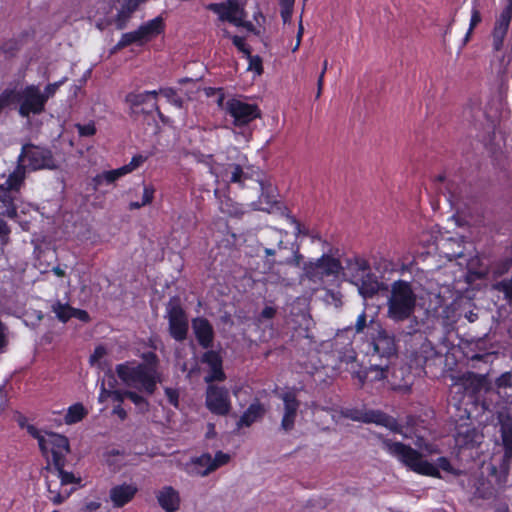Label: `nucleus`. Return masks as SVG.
Instances as JSON below:
<instances>
[{"instance_id":"1","label":"nucleus","mask_w":512,"mask_h":512,"mask_svg":"<svg viewBox=\"0 0 512 512\" xmlns=\"http://www.w3.org/2000/svg\"><path fill=\"white\" fill-rule=\"evenodd\" d=\"M138 7L139 0H103L90 12L89 19L100 31L111 25L123 30Z\"/></svg>"},{"instance_id":"2","label":"nucleus","mask_w":512,"mask_h":512,"mask_svg":"<svg viewBox=\"0 0 512 512\" xmlns=\"http://www.w3.org/2000/svg\"><path fill=\"white\" fill-rule=\"evenodd\" d=\"M381 447L391 456L397 458L401 463L412 471L432 477H439V468L450 471L451 465L447 458L437 459V465L423 459L422 455L415 449L401 442H394L390 439L380 437Z\"/></svg>"},{"instance_id":"3","label":"nucleus","mask_w":512,"mask_h":512,"mask_svg":"<svg viewBox=\"0 0 512 512\" xmlns=\"http://www.w3.org/2000/svg\"><path fill=\"white\" fill-rule=\"evenodd\" d=\"M115 371L126 386L144 391L148 395H152L156 390L157 383L161 382L160 373L151 364L127 361L118 364Z\"/></svg>"},{"instance_id":"4","label":"nucleus","mask_w":512,"mask_h":512,"mask_svg":"<svg viewBox=\"0 0 512 512\" xmlns=\"http://www.w3.org/2000/svg\"><path fill=\"white\" fill-rule=\"evenodd\" d=\"M341 271L344 278L355 285L359 294L365 299L372 298L381 288L377 276L372 273L369 263L363 258L347 259Z\"/></svg>"},{"instance_id":"5","label":"nucleus","mask_w":512,"mask_h":512,"mask_svg":"<svg viewBox=\"0 0 512 512\" xmlns=\"http://www.w3.org/2000/svg\"><path fill=\"white\" fill-rule=\"evenodd\" d=\"M417 296L409 282L397 280L391 284L387 300V316L394 322H403L413 316Z\"/></svg>"},{"instance_id":"6","label":"nucleus","mask_w":512,"mask_h":512,"mask_svg":"<svg viewBox=\"0 0 512 512\" xmlns=\"http://www.w3.org/2000/svg\"><path fill=\"white\" fill-rule=\"evenodd\" d=\"M0 96H6L5 107L10 103H17L18 113L22 117L28 118L30 115H39L45 111L46 104L39 85L30 84L18 89H6Z\"/></svg>"},{"instance_id":"7","label":"nucleus","mask_w":512,"mask_h":512,"mask_svg":"<svg viewBox=\"0 0 512 512\" xmlns=\"http://www.w3.org/2000/svg\"><path fill=\"white\" fill-rule=\"evenodd\" d=\"M25 183V167L16 166L6 180L0 183V215L14 218L17 215L15 202L19 199L20 190Z\"/></svg>"},{"instance_id":"8","label":"nucleus","mask_w":512,"mask_h":512,"mask_svg":"<svg viewBox=\"0 0 512 512\" xmlns=\"http://www.w3.org/2000/svg\"><path fill=\"white\" fill-rule=\"evenodd\" d=\"M243 160H245V157H243ZM202 161L209 166V171L216 177V182L222 180L228 184L233 183L244 187L245 182L251 180L248 173L244 171V161L215 162L211 155L203 157Z\"/></svg>"},{"instance_id":"9","label":"nucleus","mask_w":512,"mask_h":512,"mask_svg":"<svg viewBox=\"0 0 512 512\" xmlns=\"http://www.w3.org/2000/svg\"><path fill=\"white\" fill-rule=\"evenodd\" d=\"M244 5V0H228L225 3H212L208 6V9L218 14L220 22L228 21L237 27H244L253 31V24L245 21Z\"/></svg>"},{"instance_id":"10","label":"nucleus","mask_w":512,"mask_h":512,"mask_svg":"<svg viewBox=\"0 0 512 512\" xmlns=\"http://www.w3.org/2000/svg\"><path fill=\"white\" fill-rule=\"evenodd\" d=\"M23 165L25 169L36 171L40 169H55L57 167L51 151L33 144L22 146L21 153L17 158V166Z\"/></svg>"},{"instance_id":"11","label":"nucleus","mask_w":512,"mask_h":512,"mask_svg":"<svg viewBox=\"0 0 512 512\" xmlns=\"http://www.w3.org/2000/svg\"><path fill=\"white\" fill-rule=\"evenodd\" d=\"M29 432L38 439L43 454L51 453L54 465H64V458L69 452V442L65 436L56 433L39 435L34 427H30Z\"/></svg>"},{"instance_id":"12","label":"nucleus","mask_w":512,"mask_h":512,"mask_svg":"<svg viewBox=\"0 0 512 512\" xmlns=\"http://www.w3.org/2000/svg\"><path fill=\"white\" fill-rule=\"evenodd\" d=\"M303 270L309 280L320 282L325 276H337L342 270V265L338 259L323 254L320 258L305 263Z\"/></svg>"},{"instance_id":"13","label":"nucleus","mask_w":512,"mask_h":512,"mask_svg":"<svg viewBox=\"0 0 512 512\" xmlns=\"http://www.w3.org/2000/svg\"><path fill=\"white\" fill-rule=\"evenodd\" d=\"M159 92L157 90L144 92H130L125 97V102L129 105L132 115L151 114L156 112L162 116L158 103Z\"/></svg>"},{"instance_id":"14","label":"nucleus","mask_w":512,"mask_h":512,"mask_svg":"<svg viewBox=\"0 0 512 512\" xmlns=\"http://www.w3.org/2000/svg\"><path fill=\"white\" fill-rule=\"evenodd\" d=\"M64 465H54L53 475L60 480V489H57L54 485V481L47 479V490L48 498L55 505H59L64 502L71 494L72 490L65 488L69 484H77L80 479L76 478L71 472H67L63 469Z\"/></svg>"},{"instance_id":"15","label":"nucleus","mask_w":512,"mask_h":512,"mask_svg":"<svg viewBox=\"0 0 512 512\" xmlns=\"http://www.w3.org/2000/svg\"><path fill=\"white\" fill-rule=\"evenodd\" d=\"M226 114L233 118V124L244 126L260 117V109L256 104L245 102L241 99H229L224 106Z\"/></svg>"},{"instance_id":"16","label":"nucleus","mask_w":512,"mask_h":512,"mask_svg":"<svg viewBox=\"0 0 512 512\" xmlns=\"http://www.w3.org/2000/svg\"><path fill=\"white\" fill-rule=\"evenodd\" d=\"M278 398L282 401L280 429L288 433L295 427L300 401L297 398V391L289 389L278 394Z\"/></svg>"},{"instance_id":"17","label":"nucleus","mask_w":512,"mask_h":512,"mask_svg":"<svg viewBox=\"0 0 512 512\" xmlns=\"http://www.w3.org/2000/svg\"><path fill=\"white\" fill-rule=\"evenodd\" d=\"M337 369L351 374L352 378L358 380L359 386L366 383V375L363 374L361 364L357 361V355L352 344H347L342 350L337 352Z\"/></svg>"},{"instance_id":"18","label":"nucleus","mask_w":512,"mask_h":512,"mask_svg":"<svg viewBox=\"0 0 512 512\" xmlns=\"http://www.w3.org/2000/svg\"><path fill=\"white\" fill-rule=\"evenodd\" d=\"M167 316L170 335L176 341L185 340L188 332V319L184 310L178 303L170 301L167 307Z\"/></svg>"},{"instance_id":"19","label":"nucleus","mask_w":512,"mask_h":512,"mask_svg":"<svg viewBox=\"0 0 512 512\" xmlns=\"http://www.w3.org/2000/svg\"><path fill=\"white\" fill-rule=\"evenodd\" d=\"M206 406L214 414L227 415L231 410L228 389L210 385L206 392Z\"/></svg>"},{"instance_id":"20","label":"nucleus","mask_w":512,"mask_h":512,"mask_svg":"<svg viewBox=\"0 0 512 512\" xmlns=\"http://www.w3.org/2000/svg\"><path fill=\"white\" fill-rule=\"evenodd\" d=\"M350 418L355 421H362L364 423H375L377 425L384 426L395 433H403L402 428L398 424L397 420L380 410L356 412L354 415H350Z\"/></svg>"},{"instance_id":"21","label":"nucleus","mask_w":512,"mask_h":512,"mask_svg":"<svg viewBox=\"0 0 512 512\" xmlns=\"http://www.w3.org/2000/svg\"><path fill=\"white\" fill-rule=\"evenodd\" d=\"M373 349L381 358H390L396 354L394 336L379 327L377 334L372 338Z\"/></svg>"},{"instance_id":"22","label":"nucleus","mask_w":512,"mask_h":512,"mask_svg":"<svg viewBox=\"0 0 512 512\" xmlns=\"http://www.w3.org/2000/svg\"><path fill=\"white\" fill-rule=\"evenodd\" d=\"M511 19V7L504 8L500 15L497 17L492 31V45L494 50L499 51L503 47V42L507 34Z\"/></svg>"},{"instance_id":"23","label":"nucleus","mask_w":512,"mask_h":512,"mask_svg":"<svg viewBox=\"0 0 512 512\" xmlns=\"http://www.w3.org/2000/svg\"><path fill=\"white\" fill-rule=\"evenodd\" d=\"M156 498L160 507L166 512H175L180 508L179 492L172 486L162 487L156 494Z\"/></svg>"},{"instance_id":"24","label":"nucleus","mask_w":512,"mask_h":512,"mask_svg":"<svg viewBox=\"0 0 512 512\" xmlns=\"http://www.w3.org/2000/svg\"><path fill=\"white\" fill-rule=\"evenodd\" d=\"M192 328L199 344L203 348H209L212 346L214 331L207 319L202 317L193 319Z\"/></svg>"},{"instance_id":"25","label":"nucleus","mask_w":512,"mask_h":512,"mask_svg":"<svg viewBox=\"0 0 512 512\" xmlns=\"http://www.w3.org/2000/svg\"><path fill=\"white\" fill-rule=\"evenodd\" d=\"M138 488L134 484H121L114 486L110 490V499L113 503L114 507L120 508L130 502L135 494L137 493Z\"/></svg>"},{"instance_id":"26","label":"nucleus","mask_w":512,"mask_h":512,"mask_svg":"<svg viewBox=\"0 0 512 512\" xmlns=\"http://www.w3.org/2000/svg\"><path fill=\"white\" fill-rule=\"evenodd\" d=\"M253 182L258 186L261 194L258 201L252 202V207L255 210L270 212L277 204L272 187L270 185L267 186L263 181L255 180Z\"/></svg>"},{"instance_id":"27","label":"nucleus","mask_w":512,"mask_h":512,"mask_svg":"<svg viewBox=\"0 0 512 512\" xmlns=\"http://www.w3.org/2000/svg\"><path fill=\"white\" fill-rule=\"evenodd\" d=\"M266 409L264 405L256 399L253 403L249 405V407L244 411L242 416L237 422V427H249L256 421L262 419L265 415Z\"/></svg>"},{"instance_id":"28","label":"nucleus","mask_w":512,"mask_h":512,"mask_svg":"<svg viewBox=\"0 0 512 512\" xmlns=\"http://www.w3.org/2000/svg\"><path fill=\"white\" fill-rule=\"evenodd\" d=\"M287 236V231L279 230V229H271L268 232V239L266 241V245L269 247L264 248V253L266 257L275 256L277 251H281L286 249L284 245V238Z\"/></svg>"},{"instance_id":"29","label":"nucleus","mask_w":512,"mask_h":512,"mask_svg":"<svg viewBox=\"0 0 512 512\" xmlns=\"http://www.w3.org/2000/svg\"><path fill=\"white\" fill-rule=\"evenodd\" d=\"M138 29L143 42L146 43L164 32V19L161 16L155 17L139 26Z\"/></svg>"},{"instance_id":"30","label":"nucleus","mask_w":512,"mask_h":512,"mask_svg":"<svg viewBox=\"0 0 512 512\" xmlns=\"http://www.w3.org/2000/svg\"><path fill=\"white\" fill-rule=\"evenodd\" d=\"M212 456L208 453L193 459L188 466V473L194 476H207L213 472Z\"/></svg>"},{"instance_id":"31","label":"nucleus","mask_w":512,"mask_h":512,"mask_svg":"<svg viewBox=\"0 0 512 512\" xmlns=\"http://www.w3.org/2000/svg\"><path fill=\"white\" fill-rule=\"evenodd\" d=\"M501 437L505 449L504 460L509 462L512 458V418L504 417L500 419Z\"/></svg>"},{"instance_id":"32","label":"nucleus","mask_w":512,"mask_h":512,"mask_svg":"<svg viewBox=\"0 0 512 512\" xmlns=\"http://www.w3.org/2000/svg\"><path fill=\"white\" fill-rule=\"evenodd\" d=\"M363 374L366 375V383L380 382L387 378L388 366H382L378 364L371 365L367 370H363Z\"/></svg>"},{"instance_id":"33","label":"nucleus","mask_w":512,"mask_h":512,"mask_svg":"<svg viewBox=\"0 0 512 512\" xmlns=\"http://www.w3.org/2000/svg\"><path fill=\"white\" fill-rule=\"evenodd\" d=\"M131 44H144L139 29L122 34L120 40L115 45L114 50H121Z\"/></svg>"},{"instance_id":"34","label":"nucleus","mask_w":512,"mask_h":512,"mask_svg":"<svg viewBox=\"0 0 512 512\" xmlns=\"http://www.w3.org/2000/svg\"><path fill=\"white\" fill-rule=\"evenodd\" d=\"M290 250L292 253L291 257L282 258L279 261H277V264L299 267L303 260V256L299 252V247L292 244ZM275 264V260L269 261L270 267L274 266Z\"/></svg>"},{"instance_id":"35","label":"nucleus","mask_w":512,"mask_h":512,"mask_svg":"<svg viewBox=\"0 0 512 512\" xmlns=\"http://www.w3.org/2000/svg\"><path fill=\"white\" fill-rule=\"evenodd\" d=\"M87 414V410L81 403H76L68 408L65 415L66 424H74L81 421Z\"/></svg>"},{"instance_id":"36","label":"nucleus","mask_w":512,"mask_h":512,"mask_svg":"<svg viewBox=\"0 0 512 512\" xmlns=\"http://www.w3.org/2000/svg\"><path fill=\"white\" fill-rule=\"evenodd\" d=\"M126 398L131 400V402L136 406V409L139 413H147L149 411V402L146 398L135 391L126 390L125 391Z\"/></svg>"},{"instance_id":"37","label":"nucleus","mask_w":512,"mask_h":512,"mask_svg":"<svg viewBox=\"0 0 512 512\" xmlns=\"http://www.w3.org/2000/svg\"><path fill=\"white\" fill-rule=\"evenodd\" d=\"M124 175H126V172L124 171L123 167H120L118 169L106 171V172H103L102 174L97 175L95 177L94 181L96 182L97 185H100L103 182H105L107 184H111Z\"/></svg>"},{"instance_id":"38","label":"nucleus","mask_w":512,"mask_h":512,"mask_svg":"<svg viewBox=\"0 0 512 512\" xmlns=\"http://www.w3.org/2000/svg\"><path fill=\"white\" fill-rule=\"evenodd\" d=\"M51 308L56 317L62 322H67L70 318L73 317V308L68 304L56 301L52 304Z\"/></svg>"},{"instance_id":"39","label":"nucleus","mask_w":512,"mask_h":512,"mask_svg":"<svg viewBox=\"0 0 512 512\" xmlns=\"http://www.w3.org/2000/svg\"><path fill=\"white\" fill-rule=\"evenodd\" d=\"M74 512H106L98 501H83L78 505Z\"/></svg>"},{"instance_id":"40","label":"nucleus","mask_w":512,"mask_h":512,"mask_svg":"<svg viewBox=\"0 0 512 512\" xmlns=\"http://www.w3.org/2000/svg\"><path fill=\"white\" fill-rule=\"evenodd\" d=\"M159 94H162L171 104L174 106L181 108L183 105V100L180 96L177 95L176 91L173 88H163L160 89Z\"/></svg>"},{"instance_id":"41","label":"nucleus","mask_w":512,"mask_h":512,"mask_svg":"<svg viewBox=\"0 0 512 512\" xmlns=\"http://www.w3.org/2000/svg\"><path fill=\"white\" fill-rule=\"evenodd\" d=\"M66 81V78H63L62 80L60 81H57V82H54V83H49L45 86L44 90L42 91L41 90V94L43 96V101L44 103L46 104L47 101L52 98L57 90L60 88V86Z\"/></svg>"},{"instance_id":"42","label":"nucleus","mask_w":512,"mask_h":512,"mask_svg":"<svg viewBox=\"0 0 512 512\" xmlns=\"http://www.w3.org/2000/svg\"><path fill=\"white\" fill-rule=\"evenodd\" d=\"M277 314V308L273 306H266L256 317L255 321L257 325H263L266 321L273 319Z\"/></svg>"},{"instance_id":"43","label":"nucleus","mask_w":512,"mask_h":512,"mask_svg":"<svg viewBox=\"0 0 512 512\" xmlns=\"http://www.w3.org/2000/svg\"><path fill=\"white\" fill-rule=\"evenodd\" d=\"M148 159L147 156H144L142 154H138L132 157L131 161L122 166L126 174L131 173L132 171L136 170L138 167H140L146 160Z\"/></svg>"},{"instance_id":"44","label":"nucleus","mask_w":512,"mask_h":512,"mask_svg":"<svg viewBox=\"0 0 512 512\" xmlns=\"http://www.w3.org/2000/svg\"><path fill=\"white\" fill-rule=\"evenodd\" d=\"M203 362L207 363L210 368L222 365L221 357L217 352L212 350L204 353Z\"/></svg>"},{"instance_id":"45","label":"nucleus","mask_w":512,"mask_h":512,"mask_svg":"<svg viewBox=\"0 0 512 512\" xmlns=\"http://www.w3.org/2000/svg\"><path fill=\"white\" fill-rule=\"evenodd\" d=\"M224 379L225 374L222 370V365L210 368L209 374L205 376V381L207 383H211L213 381H223Z\"/></svg>"},{"instance_id":"46","label":"nucleus","mask_w":512,"mask_h":512,"mask_svg":"<svg viewBox=\"0 0 512 512\" xmlns=\"http://www.w3.org/2000/svg\"><path fill=\"white\" fill-rule=\"evenodd\" d=\"M496 289L503 292L505 297L512 302V279L503 280L496 284Z\"/></svg>"},{"instance_id":"47","label":"nucleus","mask_w":512,"mask_h":512,"mask_svg":"<svg viewBox=\"0 0 512 512\" xmlns=\"http://www.w3.org/2000/svg\"><path fill=\"white\" fill-rule=\"evenodd\" d=\"M18 50L19 43L14 39L8 40L1 45V51L8 56H12Z\"/></svg>"},{"instance_id":"48","label":"nucleus","mask_w":512,"mask_h":512,"mask_svg":"<svg viewBox=\"0 0 512 512\" xmlns=\"http://www.w3.org/2000/svg\"><path fill=\"white\" fill-rule=\"evenodd\" d=\"M229 459H230V456L228 454L218 451L215 454V457L214 458L212 457L213 470H216L217 468L221 467L222 465H225L226 463H228Z\"/></svg>"},{"instance_id":"49","label":"nucleus","mask_w":512,"mask_h":512,"mask_svg":"<svg viewBox=\"0 0 512 512\" xmlns=\"http://www.w3.org/2000/svg\"><path fill=\"white\" fill-rule=\"evenodd\" d=\"M168 402L174 407L179 405V392L177 389L166 387L164 389Z\"/></svg>"},{"instance_id":"50","label":"nucleus","mask_w":512,"mask_h":512,"mask_svg":"<svg viewBox=\"0 0 512 512\" xmlns=\"http://www.w3.org/2000/svg\"><path fill=\"white\" fill-rule=\"evenodd\" d=\"M233 44L237 47V49L242 52L246 57H250V48L246 45L244 38L239 36L231 37Z\"/></svg>"},{"instance_id":"51","label":"nucleus","mask_w":512,"mask_h":512,"mask_svg":"<svg viewBox=\"0 0 512 512\" xmlns=\"http://www.w3.org/2000/svg\"><path fill=\"white\" fill-rule=\"evenodd\" d=\"M249 60V66L248 70L255 71L258 75L262 73V60L259 56H252L250 54V57H247Z\"/></svg>"},{"instance_id":"52","label":"nucleus","mask_w":512,"mask_h":512,"mask_svg":"<svg viewBox=\"0 0 512 512\" xmlns=\"http://www.w3.org/2000/svg\"><path fill=\"white\" fill-rule=\"evenodd\" d=\"M155 189L152 185H145L143 189V195L141 205H148L153 201Z\"/></svg>"},{"instance_id":"53","label":"nucleus","mask_w":512,"mask_h":512,"mask_svg":"<svg viewBox=\"0 0 512 512\" xmlns=\"http://www.w3.org/2000/svg\"><path fill=\"white\" fill-rule=\"evenodd\" d=\"M481 21V15H480V12L478 11L477 8H473L472 10V14H471V19H470V27H469V30L466 34V37H465V41L468 40L472 30L474 29V27L480 23Z\"/></svg>"},{"instance_id":"54","label":"nucleus","mask_w":512,"mask_h":512,"mask_svg":"<svg viewBox=\"0 0 512 512\" xmlns=\"http://www.w3.org/2000/svg\"><path fill=\"white\" fill-rule=\"evenodd\" d=\"M328 69V62L327 60H325L323 62V67H322V71L318 77V80H317V93H316V98H319L321 96V93H322V89H323V84H324V76H325V73Z\"/></svg>"},{"instance_id":"55","label":"nucleus","mask_w":512,"mask_h":512,"mask_svg":"<svg viewBox=\"0 0 512 512\" xmlns=\"http://www.w3.org/2000/svg\"><path fill=\"white\" fill-rule=\"evenodd\" d=\"M78 132L81 136H92L96 132L94 124L77 125Z\"/></svg>"},{"instance_id":"56","label":"nucleus","mask_w":512,"mask_h":512,"mask_svg":"<svg viewBox=\"0 0 512 512\" xmlns=\"http://www.w3.org/2000/svg\"><path fill=\"white\" fill-rule=\"evenodd\" d=\"M367 324V315L366 312L363 311L360 315H358L356 323H355V331L356 333H361L364 331Z\"/></svg>"},{"instance_id":"57","label":"nucleus","mask_w":512,"mask_h":512,"mask_svg":"<svg viewBox=\"0 0 512 512\" xmlns=\"http://www.w3.org/2000/svg\"><path fill=\"white\" fill-rule=\"evenodd\" d=\"M286 219H287V221H288L290 224L294 225V227H295V232H294V234H295V236H296V237H298V236H299V235H301V234H304V235H306V234H307V232H306V231H304V230L302 229V227H301L300 223L295 219V217H293V216H292V215H290V214H286Z\"/></svg>"},{"instance_id":"58","label":"nucleus","mask_w":512,"mask_h":512,"mask_svg":"<svg viewBox=\"0 0 512 512\" xmlns=\"http://www.w3.org/2000/svg\"><path fill=\"white\" fill-rule=\"evenodd\" d=\"M10 229L7 223L0 219V239L3 244L7 243Z\"/></svg>"},{"instance_id":"59","label":"nucleus","mask_w":512,"mask_h":512,"mask_svg":"<svg viewBox=\"0 0 512 512\" xmlns=\"http://www.w3.org/2000/svg\"><path fill=\"white\" fill-rule=\"evenodd\" d=\"M106 354V350L104 347L99 346L96 347L94 353L90 356V362L92 364L98 362L104 355Z\"/></svg>"},{"instance_id":"60","label":"nucleus","mask_w":512,"mask_h":512,"mask_svg":"<svg viewBox=\"0 0 512 512\" xmlns=\"http://www.w3.org/2000/svg\"><path fill=\"white\" fill-rule=\"evenodd\" d=\"M109 396L113 401L117 402L120 405L126 398L125 391L120 390H110Z\"/></svg>"},{"instance_id":"61","label":"nucleus","mask_w":512,"mask_h":512,"mask_svg":"<svg viewBox=\"0 0 512 512\" xmlns=\"http://www.w3.org/2000/svg\"><path fill=\"white\" fill-rule=\"evenodd\" d=\"M293 6H281V17L283 22L286 23L290 21L292 16Z\"/></svg>"},{"instance_id":"62","label":"nucleus","mask_w":512,"mask_h":512,"mask_svg":"<svg viewBox=\"0 0 512 512\" xmlns=\"http://www.w3.org/2000/svg\"><path fill=\"white\" fill-rule=\"evenodd\" d=\"M408 320L410 321V324L408 326L407 334L412 335L418 331L419 322L414 316H411Z\"/></svg>"},{"instance_id":"63","label":"nucleus","mask_w":512,"mask_h":512,"mask_svg":"<svg viewBox=\"0 0 512 512\" xmlns=\"http://www.w3.org/2000/svg\"><path fill=\"white\" fill-rule=\"evenodd\" d=\"M5 330L6 328L4 324L0 321V353L4 351V348L7 345Z\"/></svg>"},{"instance_id":"64","label":"nucleus","mask_w":512,"mask_h":512,"mask_svg":"<svg viewBox=\"0 0 512 512\" xmlns=\"http://www.w3.org/2000/svg\"><path fill=\"white\" fill-rule=\"evenodd\" d=\"M113 414L117 415L121 420H125L126 417H127V413L125 411V409L120 405H116L114 408H113Z\"/></svg>"}]
</instances>
